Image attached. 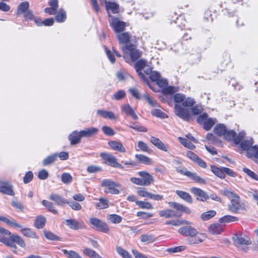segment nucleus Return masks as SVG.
Here are the masks:
<instances>
[{
    "mask_svg": "<svg viewBox=\"0 0 258 258\" xmlns=\"http://www.w3.org/2000/svg\"><path fill=\"white\" fill-rule=\"evenodd\" d=\"M234 245L241 250L247 251L248 245L251 243L250 238L246 235L236 234L232 237Z\"/></svg>",
    "mask_w": 258,
    "mask_h": 258,
    "instance_id": "1",
    "label": "nucleus"
},
{
    "mask_svg": "<svg viewBox=\"0 0 258 258\" xmlns=\"http://www.w3.org/2000/svg\"><path fill=\"white\" fill-rule=\"evenodd\" d=\"M247 208V205L245 202H241L239 196L238 195L235 198L231 199L230 204L228 205V209L233 213H237L239 211H245Z\"/></svg>",
    "mask_w": 258,
    "mask_h": 258,
    "instance_id": "2",
    "label": "nucleus"
},
{
    "mask_svg": "<svg viewBox=\"0 0 258 258\" xmlns=\"http://www.w3.org/2000/svg\"><path fill=\"white\" fill-rule=\"evenodd\" d=\"M214 133L219 136H223L227 141H231L234 135V131L232 130H228L224 124H218L214 129Z\"/></svg>",
    "mask_w": 258,
    "mask_h": 258,
    "instance_id": "3",
    "label": "nucleus"
},
{
    "mask_svg": "<svg viewBox=\"0 0 258 258\" xmlns=\"http://www.w3.org/2000/svg\"><path fill=\"white\" fill-rule=\"evenodd\" d=\"M197 121L199 124H202L203 128L206 130H210L217 122V119L213 118H209L207 113L200 115L197 118Z\"/></svg>",
    "mask_w": 258,
    "mask_h": 258,
    "instance_id": "4",
    "label": "nucleus"
},
{
    "mask_svg": "<svg viewBox=\"0 0 258 258\" xmlns=\"http://www.w3.org/2000/svg\"><path fill=\"white\" fill-rule=\"evenodd\" d=\"M101 186L105 187L104 192L105 193L113 195H117L119 193V191L115 188L118 187L119 185L110 179L102 180Z\"/></svg>",
    "mask_w": 258,
    "mask_h": 258,
    "instance_id": "5",
    "label": "nucleus"
},
{
    "mask_svg": "<svg viewBox=\"0 0 258 258\" xmlns=\"http://www.w3.org/2000/svg\"><path fill=\"white\" fill-rule=\"evenodd\" d=\"M90 222L93 228H95L97 231L105 233H108L109 232L110 229L107 224L99 219L91 218L90 219Z\"/></svg>",
    "mask_w": 258,
    "mask_h": 258,
    "instance_id": "6",
    "label": "nucleus"
},
{
    "mask_svg": "<svg viewBox=\"0 0 258 258\" xmlns=\"http://www.w3.org/2000/svg\"><path fill=\"white\" fill-rule=\"evenodd\" d=\"M110 19L109 20V24L112 28L116 33H119L122 32L125 29L126 27L125 23L120 21L117 17L111 16L108 14Z\"/></svg>",
    "mask_w": 258,
    "mask_h": 258,
    "instance_id": "7",
    "label": "nucleus"
},
{
    "mask_svg": "<svg viewBox=\"0 0 258 258\" xmlns=\"http://www.w3.org/2000/svg\"><path fill=\"white\" fill-rule=\"evenodd\" d=\"M122 51L124 53H130L131 57L133 61H135L139 58L142 54L141 51L137 49L136 46L133 44L128 43L121 48Z\"/></svg>",
    "mask_w": 258,
    "mask_h": 258,
    "instance_id": "8",
    "label": "nucleus"
},
{
    "mask_svg": "<svg viewBox=\"0 0 258 258\" xmlns=\"http://www.w3.org/2000/svg\"><path fill=\"white\" fill-rule=\"evenodd\" d=\"M101 157L108 164L112 167L122 169L123 166L117 162L116 158L112 154L107 153H101Z\"/></svg>",
    "mask_w": 258,
    "mask_h": 258,
    "instance_id": "9",
    "label": "nucleus"
},
{
    "mask_svg": "<svg viewBox=\"0 0 258 258\" xmlns=\"http://www.w3.org/2000/svg\"><path fill=\"white\" fill-rule=\"evenodd\" d=\"M64 223L70 228L75 230L85 228V224L83 221L75 219H67Z\"/></svg>",
    "mask_w": 258,
    "mask_h": 258,
    "instance_id": "10",
    "label": "nucleus"
},
{
    "mask_svg": "<svg viewBox=\"0 0 258 258\" xmlns=\"http://www.w3.org/2000/svg\"><path fill=\"white\" fill-rule=\"evenodd\" d=\"M0 192L10 196L15 195L12 185L9 182L2 180H0Z\"/></svg>",
    "mask_w": 258,
    "mask_h": 258,
    "instance_id": "11",
    "label": "nucleus"
},
{
    "mask_svg": "<svg viewBox=\"0 0 258 258\" xmlns=\"http://www.w3.org/2000/svg\"><path fill=\"white\" fill-rule=\"evenodd\" d=\"M190 191L197 197V199L204 202L209 199V196L204 190L197 187H192Z\"/></svg>",
    "mask_w": 258,
    "mask_h": 258,
    "instance_id": "12",
    "label": "nucleus"
},
{
    "mask_svg": "<svg viewBox=\"0 0 258 258\" xmlns=\"http://www.w3.org/2000/svg\"><path fill=\"white\" fill-rule=\"evenodd\" d=\"M206 236L203 233H199L197 230V233L194 236L188 237L187 241L190 244H196L203 242L206 239Z\"/></svg>",
    "mask_w": 258,
    "mask_h": 258,
    "instance_id": "13",
    "label": "nucleus"
},
{
    "mask_svg": "<svg viewBox=\"0 0 258 258\" xmlns=\"http://www.w3.org/2000/svg\"><path fill=\"white\" fill-rule=\"evenodd\" d=\"M178 232L184 236L189 237L197 233V229L190 226L187 225L180 227L178 229Z\"/></svg>",
    "mask_w": 258,
    "mask_h": 258,
    "instance_id": "14",
    "label": "nucleus"
},
{
    "mask_svg": "<svg viewBox=\"0 0 258 258\" xmlns=\"http://www.w3.org/2000/svg\"><path fill=\"white\" fill-rule=\"evenodd\" d=\"M175 109L176 114L180 118L186 121H188L190 119V116L188 111L180 107L179 105L176 104L175 105Z\"/></svg>",
    "mask_w": 258,
    "mask_h": 258,
    "instance_id": "15",
    "label": "nucleus"
},
{
    "mask_svg": "<svg viewBox=\"0 0 258 258\" xmlns=\"http://www.w3.org/2000/svg\"><path fill=\"white\" fill-rule=\"evenodd\" d=\"M146 64V61L145 60L143 59H140L135 63V69L139 76L145 81H146L147 80L144 76V74L142 73L141 71L142 69L145 68Z\"/></svg>",
    "mask_w": 258,
    "mask_h": 258,
    "instance_id": "16",
    "label": "nucleus"
},
{
    "mask_svg": "<svg viewBox=\"0 0 258 258\" xmlns=\"http://www.w3.org/2000/svg\"><path fill=\"white\" fill-rule=\"evenodd\" d=\"M138 174L142 177V181L144 185H150L153 181V177L148 172L146 171H140Z\"/></svg>",
    "mask_w": 258,
    "mask_h": 258,
    "instance_id": "17",
    "label": "nucleus"
},
{
    "mask_svg": "<svg viewBox=\"0 0 258 258\" xmlns=\"http://www.w3.org/2000/svg\"><path fill=\"white\" fill-rule=\"evenodd\" d=\"M49 199L54 201L58 206H63L65 204H70V202H68L62 197L57 194H51L49 197Z\"/></svg>",
    "mask_w": 258,
    "mask_h": 258,
    "instance_id": "18",
    "label": "nucleus"
},
{
    "mask_svg": "<svg viewBox=\"0 0 258 258\" xmlns=\"http://www.w3.org/2000/svg\"><path fill=\"white\" fill-rule=\"evenodd\" d=\"M168 204L170 207L176 209L177 211L184 212L188 214H189L191 212L189 208L178 203L170 202Z\"/></svg>",
    "mask_w": 258,
    "mask_h": 258,
    "instance_id": "19",
    "label": "nucleus"
},
{
    "mask_svg": "<svg viewBox=\"0 0 258 258\" xmlns=\"http://www.w3.org/2000/svg\"><path fill=\"white\" fill-rule=\"evenodd\" d=\"M82 136H81V132L74 131L69 136V140L71 145H74L79 143Z\"/></svg>",
    "mask_w": 258,
    "mask_h": 258,
    "instance_id": "20",
    "label": "nucleus"
},
{
    "mask_svg": "<svg viewBox=\"0 0 258 258\" xmlns=\"http://www.w3.org/2000/svg\"><path fill=\"white\" fill-rule=\"evenodd\" d=\"M109 146L114 150L120 153H124L126 150L123 145L119 142L116 141H110L108 142Z\"/></svg>",
    "mask_w": 258,
    "mask_h": 258,
    "instance_id": "21",
    "label": "nucleus"
},
{
    "mask_svg": "<svg viewBox=\"0 0 258 258\" xmlns=\"http://www.w3.org/2000/svg\"><path fill=\"white\" fill-rule=\"evenodd\" d=\"M150 141L159 149L165 152L167 151V147L159 139L154 137H151L150 138Z\"/></svg>",
    "mask_w": 258,
    "mask_h": 258,
    "instance_id": "22",
    "label": "nucleus"
},
{
    "mask_svg": "<svg viewBox=\"0 0 258 258\" xmlns=\"http://www.w3.org/2000/svg\"><path fill=\"white\" fill-rule=\"evenodd\" d=\"M159 214L161 217H164L166 218L180 216V215H178L177 212L170 209L160 211Z\"/></svg>",
    "mask_w": 258,
    "mask_h": 258,
    "instance_id": "23",
    "label": "nucleus"
},
{
    "mask_svg": "<svg viewBox=\"0 0 258 258\" xmlns=\"http://www.w3.org/2000/svg\"><path fill=\"white\" fill-rule=\"evenodd\" d=\"M81 136L82 137H91L94 135H96L98 132V129L96 127H90L86 128L84 130L81 131Z\"/></svg>",
    "mask_w": 258,
    "mask_h": 258,
    "instance_id": "24",
    "label": "nucleus"
},
{
    "mask_svg": "<svg viewBox=\"0 0 258 258\" xmlns=\"http://www.w3.org/2000/svg\"><path fill=\"white\" fill-rule=\"evenodd\" d=\"M117 38L118 40L119 43L128 44L131 38V35L128 32L118 33L117 34Z\"/></svg>",
    "mask_w": 258,
    "mask_h": 258,
    "instance_id": "25",
    "label": "nucleus"
},
{
    "mask_svg": "<svg viewBox=\"0 0 258 258\" xmlns=\"http://www.w3.org/2000/svg\"><path fill=\"white\" fill-rule=\"evenodd\" d=\"M208 231L212 234H219L223 231V229L218 223H214L209 227Z\"/></svg>",
    "mask_w": 258,
    "mask_h": 258,
    "instance_id": "26",
    "label": "nucleus"
},
{
    "mask_svg": "<svg viewBox=\"0 0 258 258\" xmlns=\"http://www.w3.org/2000/svg\"><path fill=\"white\" fill-rule=\"evenodd\" d=\"M141 242L145 243H149L154 242L156 240V237L152 234H145L140 236Z\"/></svg>",
    "mask_w": 258,
    "mask_h": 258,
    "instance_id": "27",
    "label": "nucleus"
},
{
    "mask_svg": "<svg viewBox=\"0 0 258 258\" xmlns=\"http://www.w3.org/2000/svg\"><path fill=\"white\" fill-rule=\"evenodd\" d=\"M122 109L127 115H130L134 119L136 120L138 118L135 111L129 105L122 106Z\"/></svg>",
    "mask_w": 258,
    "mask_h": 258,
    "instance_id": "28",
    "label": "nucleus"
},
{
    "mask_svg": "<svg viewBox=\"0 0 258 258\" xmlns=\"http://www.w3.org/2000/svg\"><path fill=\"white\" fill-rule=\"evenodd\" d=\"M176 193L180 198L184 200L186 202L189 204H191L192 203V197L188 193L178 190L176 191Z\"/></svg>",
    "mask_w": 258,
    "mask_h": 258,
    "instance_id": "29",
    "label": "nucleus"
},
{
    "mask_svg": "<svg viewBox=\"0 0 258 258\" xmlns=\"http://www.w3.org/2000/svg\"><path fill=\"white\" fill-rule=\"evenodd\" d=\"M105 5L107 10H111L113 14L118 13L119 5L116 3L106 1Z\"/></svg>",
    "mask_w": 258,
    "mask_h": 258,
    "instance_id": "30",
    "label": "nucleus"
},
{
    "mask_svg": "<svg viewBox=\"0 0 258 258\" xmlns=\"http://www.w3.org/2000/svg\"><path fill=\"white\" fill-rule=\"evenodd\" d=\"M97 114L100 115L102 117L105 118H109L110 119L115 120L116 116L111 111H107L103 110H98Z\"/></svg>",
    "mask_w": 258,
    "mask_h": 258,
    "instance_id": "31",
    "label": "nucleus"
},
{
    "mask_svg": "<svg viewBox=\"0 0 258 258\" xmlns=\"http://www.w3.org/2000/svg\"><path fill=\"white\" fill-rule=\"evenodd\" d=\"M216 215V212L214 210H210L205 212L201 215V219L203 221H207L214 217Z\"/></svg>",
    "mask_w": 258,
    "mask_h": 258,
    "instance_id": "32",
    "label": "nucleus"
},
{
    "mask_svg": "<svg viewBox=\"0 0 258 258\" xmlns=\"http://www.w3.org/2000/svg\"><path fill=\"white\" fill-rule=\"evenodd\" d=\"M46 219L43 216L37 217L35 221L34 225L38 229L42 228L45 224Z\"/></svg>",
    "mask_w": 258,
    "mask_h": 258,
    "instance_id": "33",
    "label": "nucleus"
},
{
    "mask_svg": "<svg viewBox=\"0 0 258 258\" xmlns=\"http://www.w3.org/2000/svg\"><path fill=\"white\" fill-rule=\"evenodd\" d=\"M0 221H2L5 223H6L7 224L14 227L15 228H22V226L16 222V221L14 220H9L6 217H5L4 216H0Z\"/></svg>",
    "mask_w": 258,
    "mask_h": 258,
    "instance_id": "34",
    "label": "nucleus"
},
{
    "mask_svg": "<svg viewBox=\"0 0 258 258\" xmlns=\"http://www.w3.org/2000/svg\"><path fill=\"white\" fill-rule=\"evenodd\" d=\"M29 7V4L28 2L21 3L18 6L17 9V14L20 15L27 12Z\"/></svg>",
    "mask_w": 258,
    "mask_h": 258,
    "instance_id": "35",
    "label": "nucleus"
},
{
    "mask_svg": "<svg viewBox=\"0 0 258 258\" xmlns=\"http://www.w3.org/2000/svg\"><path fill=\"white\" fill-rule=\"evenodd\" d=\"M238 218L236 217L231 215H225L220 218L219 221L221 223H229L231 222L237 221Z\"/></svg>",
    "mask_w": 258,
    "mask_h": 258,
    "instance_id": "36",
    "label": "nucleus"
},
{
    "mask_svg": "<svg viewBox=\"0 0 258 258\" xmlns=\"http://www.w3.org/2000/svg\"><path fill=\"white\" fill-rule=\"evenodd\" d=\"M212 171L217 176L224 178L225 177V174H224L223 167L218 168L215 166H211Z\"/></svg>",
    "mask_w": 258,
    "mask_h": 258,
    "instance_id": "37",
    "label": "nucleus"
},
{
    "mask_svg": "<svg viewBox=\"0 0 258 258\" xmlns=\"http://www.w3.org/2000/svg\"><path fill=\"white\" fill-rule=\"evenodd\" d=\"M135 157L137 160H138L140 162L142 163L150 165L152 163L151 159L145 155L142 154H137L136 155Z\"/></svg>",
    "mask_w": 258,
    "mask_h": 258,
    "instance_id": "38",
    "label": "nucleus"
},
{
    "mask_svg": "<svg viewBox=\"0 0 258 258\" xmlns=\"http://www.w3.org/2000/svg\"><path fill=\"white\" fill-rule=\"evenodd\" d=\"M246 153L248 157H254L258 159V146H253L251 147Z\"/></svg>",
    "mask_w": 258,
    "mask_h": 258,
    "instance_id": "39",
    "label": "nucleus"
},
{
    "mask_svg": "<svg viewBox=\"0 0 258 258\" xmlns=\"http://www.w3.org/2000/svg\"><path fill=\"white\" fill-rule=\"evenodd\" d=\"M206 139L209 141V143L214 144L215 145H221L222 144L221 141L211 133L207 134Z\"/></svg>",
    "mask_w": 258,
    "mask_h": 258,
    "instance_id": "40",
    "label": "nucleus"
},
{
    "mask_svg": "<svg viewBox=\"0 0 258 258\" xmlns=\"http://www.w3.org/2000/svg\"><path fill=\"white\" fill-rule=\"evenodd\" d=\"M151 113L153 116L162 119L168 117V115L166 114L159 109H153L151 111Z\"/></svg>",
    "mask_w": 258,
    "mask_h": 258,
    "instance_id": "41",
    "label": "nucleus"
},
{
    "mask_svg": "<svg viewBox=\"0 0 258 258\" xmlns=\"http://www.w3.org/2000/svg\"><path fill=\"white\" fill-rule=\"evenodd\" d=\"M42 204L44 206L46 207L50 212L54 214H57V211L54 208L52 203L44 200L42 201Z\"/></svg>",
    "mask_w": 258,
    "mask_h": 258,
    "instance_id": "42",
    "label": "nucleus"
},
{
    "mask_svg": "<svg viewBox=\"0 0 258 258\" xmlns=\"http://www.w3.org/2000/svg\"><path fill=\"white\" fill-rule=\"evenodd\" d=\"M253 143V140L252 139H250L249 140H246L242 141L241 143L240 146L243 150L248 151V150L251 147H252V145Z\"/></svg>",
    "mask_w": 258,
    "mask_h": 258,
    "instance_id": "43",
    "label": "nucleus"
},
{
    "mask_svg": "<svg viewBox=\"0 0 258 258\" xmlns=\"http://www.w3.org/2000/svg\"><path fill=\"white\" fill-rule=\"evenodd\" d=\"M96 207L100 209H104L109 207L108 201L104 198H100L99 202L96 204Z\"/></svg>",
    "mask_w": 258,
    "mask_h": 258,
    "instance_id": "44",
    "label": "nucleus"
},
{
    "mask_svg": "<svg viewBox=\"0 0 258 258\" xmlns=\"http://www.w3.org/2000/svg\"><path fill=\"white\" fill-rule=\"evenodd\" d=\"M178 140L184 147L188 149H192L195 147V145L186 139L179 137Z\"/></svg>",
    "mask_w": 258,
    "mask_h": 258,
    "instance_id": "45",
    "label": "nucleus"
},
{
    "mask_svg": "<svg viewBox=\"0 0 258 258\" xmlns=\"http://www.w3.org/2000/svg\"><path fill=\"white\" fill-rule=\"evenodd\" d=\"M44 234L45 237L49 240H58V241L61 240V238L60 237L53 234L52 232H51L50 231H44Z\"/></svg>",
    "mask_w": 258,
    "mask_h": 258,
    "instance_id": "46",
    "label": "nucleus"
},
{
    "mask_svg": "<svg viewBox=\"0 0 258 258\" xmlns=\"http://www.w3.org/2000/svg\"><path fill=\"white\" fill-rule=\"evenodd\" d=\"M57 157V155L56 154H53L50 156H49L48 157H47V158L43 160V165L46 166L54 163Z\"/></svg>",
    "mask_w": 258,
    "mask_h": 258,
    "instance_id": "47",
    "label": "nucleus"
},
{
    "mask_svg": "<svg viewBox=\"0 0 258 258\" xmlns=\"http://www.w3.org/2000/svg\"><path fill=\"white\" fill-rule=\"evenodd\" d=\"M67 18L66 13L62 9H60L55 17L56 20L58 22H64Z\"/></svg>",
    "mask_w": 258,
    "mask_h": 258,
    "instance_id": "48",
    "label": "nucleus"
},
{
    "mask_svg": "<svg viewBox=\"0 0 258 258\" xmlns=\"http://www.w3.org/2000/svg\"><path fill=\"white\" fill-rule=\"evenodd\" d=\"M220 193L226 197L231 199V200L235 198L236 196H238L236 194L227 189L221 190L220 191Z\"/></svg>",
    "mask_w": 258,
    "mask_h": 258,
    "instance_id": "49",
    "label": "nucleus"
},
{
    "mask_svg": "<svg viewBox=\"0 0 258 258\" xmlns=\"http://www.w3.org/2000/svg\"><path fill=\"white\" fill-rule=\"evenodd\" d=\"M245 134L243 132H240L236 136V133L234 132V135L233 138L230 141H233L235 145H238L240 143L242 139L244 138Z\"/></svg>",
    "mask_w": 258,
    "mask_h": 258,
    "instance_id": "50",
    "label": "nucleus"
},
{
    "mask_svg": "<svg viewBox=\"0 0 258 258\" xmlns=\"http://www.w3.org/2000/svg\"><path fill=\"white\" fill-rule=\"evenodd\" d=\"M117 253L123 258H132V255L121 247L117 246L116 247Z\"/></svg>",
    "mask_w": 258,
    "mask_h": 258,
    "instance_id": "51",
    "label": "nucleus"
},
{
    "mask_svg": "<svg viewBox=\"0 0 258 258\" xmlns=\"http://www.w3.org/2000/svg\"><path fill=\"white\" fill-rule=\"evenodd\" d=\"M108 220L113 224H118L121 222L122 217L116 214H111L109 216Z\"/></svg>",
    "mask_w": 258,
    "mask_h": 258,
    "instance_id": "52",
    "label": "nucleus"
},
{
    "mask_svg": "<svg viewBox=\"0 0 258 258\" xmlns=\"http://www.w3.org/2000/svg\"><path fill=\"white\" fill-rule=\"evenodd\" d=\"M21 232L23 235L27 237L36 238V235L35 232L32 231L29 228H22Z\"/></svg>",
    "mask_w": 258,
    "mask_h": 258,
    "instance_id": "53",
    "label": "nucleus"
},
{
    "mask_svg": "<svg viewBox=\"0 0 258 258\" xmlns=\"http://www.w3.org/2000/svg\"><path fill=\"white\" fill-rule=\"evenodd\" d=\"M137 206L143 209H152L153 208L152 205L149 202L137 201H136Z\"/></svg>",
    "mask_w": 258,
    "mask_h": 258,
    "instance_id": "54",
    "label": "nucleus"
},
{
    "mask_svg": "<svg viewBox=\"0 0 258 258\" xmlns=\"http://www.w3.org/2000/svg\"><path fill=\"white\" fill-rule=\"evenodd\" d=\"M189 178L199 183L204 184L206 183L205 180L198 176L196 173L191 172Z\"/></svg>",
    "mask_w": 258,
    "mask_h": 258,
    "instance_id": "55",
    "label": "nucleus"
},
{
    "mask_svg": "<svg viewBox=\"0 0 258 258\" xmlns=\"http://www.w3.org/2000/svg\"><path fill=\"white\" fill-rule=\"evenodd\" d=\"M64 254L68 255L69 258H82L78 253L73 250L68 251L67 249H62Z\"/></svg>",
    "mask_w": 258,
    "mask_h": 258,
    "instance_id": "56",
    "label": "nucleus"
},
{
    "mask_svg": "<svg viewBox=\"0 0 258 258\" xmlns=\"http://www.w3.org/2000/svg\"><path fill=\"white\" fill-rule=\"evenodd\" d=\"M61 181L65 184H68L72 181V176L70 173H63L61 175Z\"/></svg>",
    "mask_w": 258,
    "mask_h": 258,
    "instance_id": "57",
    "label": "nucleus"
},
{
    "mask_svg": "<svg viewBox=\"0 0 258 258\" xmlns=\"http://www.w3.org/2000/svg\"><path fill=\"white\" fill-rule=\"evenodd\" d=\"M11 238L15 243H17L21 247H24L25 246L26 244L24 241L20 236L18 235H11Z\"/></svg>",
    "mask_w": 258,
    "mask_h": 258,
    "instance_id": "58",
    "label": "nucleus"
},
{
    "mask_svg": "<svg viewBox=\"0 0 258 258\" xmlns=\"http://www.w3.org/2000/svg\"><path fill=\"white\" fill-rule=\"evenodd\" d=\"M243 171L251 178L258 181V175L247 168H243Z\"/></svg>",
    "mask_w": 258,
    "mask_h": 258,
    "instance_id": "59",
    "label": "nucleus"
},
{
    "mask_svg": "<svg viewBox=\"0 0 258 258\" xmlns=\"http://www.w3.org/2000/svg\"><path fill=\"white\" fill-rule=\"evenodd\" d=\"M138 147L140 150L143 152H150L151 151L148 145L143 142L139 141L138 143Z\"/></svg>",
    "mask_w": 258,
    "mask_h": 258,
    "instance_id": "60",
    "label": "nucleus"
},
{
    "mask_svg": "<svg viewBox=\"0 0 258 258\" xmlns=\"http://www.w3.org/2000/svg\"><path fill=\"white\" fill-rule=\"evenodd\" d=\"M126 93L123 90H119L113 94V98L117 100L121 99L125 96Z\"/></svg>",
    "mask_w": 258,
    "mask_h": 258,
    "instance_id": "61",
    "label": "nucleus"
},
{
    "mask_svg": "<svg viewBox=\"0 0 258 258\" xmlns=\"http://www.w3.org/2000/svg\"><path fill=\"white\" fill-rule=\"evenodd\" d=\"M176 91L175 87L172 86H169L163 89V93L165 95H171L173 94Z\"/></svg>",
    "mask_w": 258,
    "mask_h": 258,
    "instance_id": "62",
    "label": "nucleus"
},
{
    "mask_svg": "<svg viewBox=\"0 0 258 258\" xmlns=\"http://www.w3.org/2000/svg\"><path fill=\"white\" fill-rule=\"evenodd\" d=\"M102 130L104 134L107 136H112L115 134V132L113 130L108 126H103L102 127Z\"/></svg>",
    "mask_w": 258,
    "mask_h": 258,
    "instance_id": "63",
    "label": "nucleus"
},
{
    "mask_svg": "<svg viewBox=\"0 0 258 258\" xmlns=\"http://www.w3.org/2000/svg\"><path fill=\"white\" fill-rule=\"evenodd\" d=\"M137 194L141 197L144 198H148L150 199L151 192H149L145 190V188H139L137 190Z\"/></svg>",
    "mask_w": 258,
    "mask_h": 258,
    "instance_id": "64",
    "label": "nucleus"
}]
</instances>
